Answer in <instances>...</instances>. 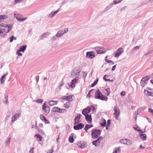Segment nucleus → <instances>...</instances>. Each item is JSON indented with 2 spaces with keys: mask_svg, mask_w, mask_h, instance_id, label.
I'll list each match as a JSON object with an SVG mask.
<instances>
[{
  "mask_svg": "<svg viewBox=\"0 0 153 153\" xmlns=\"http://www.w3.org/2000/svg\"><path fill=\"white\" fill-rule=\"evenodd\" d=\"M91 136L92 138L94 139L97 138L100 135L101 131L100 130H93L91 131Z\"/></svg>",
  "mask_w": 153,
  "mask_h": 153,
  "instance_id": "nucleus-1",
  "label": "nucleus"
},
{
  "mask_svg": "<svg viewBox=\"0 0 153 153\" xmlns=\"http://www.w3.org/2000/svg\"><path fill=\"white\" fill-rule=\"evenodd\" d=\"M95 98L96 99H99L102 100H104L106 98L102 95V93L99 90H97L95 93Z\"/></svg>",
  "mask_w": 153,
  "mask_h": 153,
  "instance_id": "nucleus-2",
  "label": "nucleus"
},
{
  "mask_svg": "<svg viewBox=\"0 0 153 153\" xmlns=\"http://www.w3.org/2000/svg\"><path fill=\"white\" fill-rule=\"evenodd\" d=\"M78 80V77H76L75 78L72 80L71 82L69 85L72 88H74L75 86L76 85L77 83V81Z\"/></svg>",
  "mask_w": 153,
  "mask_h": 153,
  "instance_id": "nucleus-3",
  "label": "nucleus"
},
{
  "mask_svg": "<svg viewBox=\"0 0 153 153\" xmlns=\"http://www.w3.org/2000/svg\"><path fill=\"white\" fill-rule=\"evenodd\" d=\"M52 111L53 112H58V113H63L64 111H66L65 109H61L58 107H54L52 109Z\"/></svg>",
  "mask_w": 153,
  "mask_h": 153,
  "instance_id": "nucleus-4",
  "label": "nucleus"
},
{
  "mask_svg": "<svg viewBox=\"0 0 153 153\" xmlns=\"http://www.w3.org/2000/svg\"><path fill=\"white\" fill-rule=\"evenodd\" d=\"M80 73V71L79 68H76L74 69L73 71L72 72L71 75L74 76L75 75V77H78Z\"/></svg>",
  "mask_w": 153,
  "mask_h": 153,
  "instance_id": "nucleus-5",
  "label": "nucleus"
},
{
  "mask_svg": "<svg viewBox=\"0 0 153 153\" xmlns=\"http://www.w3.org/2000/svg\"><path fill=\"white\" fill-rule=\"evenodd\" d=\"M94 50L96 51L97 54L104 53L105 52V51L102 50L103 48H102L98 46L95 47L94 48Z\"/></svg>",
  "mask_w": 153,
  "mask_h": 153,
  "instance_id": "nucleus-6",
  "label": "nucleus"
},
{
  "mask_svg": "<svg viewBox=\"0 0 153 153\" xmlns=\"http://www.w3.org/2000/svg\"><path fill=\"white\" fill-rule=\"evenodd\" d=\"M123 52V50L122 48H120L115 52V56L118 58Z\"/></svg>",
  "mask_w": 153,
  "mask_h": 153,
  "instance_id": "nucleus-7",
  "label": "nucleus"
},
{
  "mask_svg": "<svg viewBox=\"0 0 153 153\" xmlns=\"http://www.w3.org/2000/svg\"><path fill=\"white\" fill-rule=\"evenodd\" d=\"M11 29V27L10 26L7 27V28H3L1 29V33L5 34L8 33Z\"/></svg>",
  "mask_w": 153,
  "mask_h": 153,
  "instance_id": "nucleus-8",
  "label": "nucleus"
},
{
  "mask_svg": "<svg viewBox=\"0 0 153 153\" xmlns=\"http://www.w3.org/2000/svg\"><path fill=\"white\" fill-rule=\"evenodd\" d=\"M114 109L115 111V113L114 114V116L116 119H118V117L120 114V112L119 111V109L117 108L115 106L114 107Z\"/></svg>",
  "mask_w": 153,
  "mask_h": 153,
  "instance_id": "nucleus-9",
  "label": "nucleus"
},
{
  "mask_svg": "<svg viewBox=\"0 0 153 153\" xmlns=\"http://www.w3.org/2000/svg\"><path fill=\"white\" fill-rule=\"evenodd\" d=\"M102 139V137H100L96 140L93 141L92 142V144L96 146H98L99 145L100 141Z\"/></svg>",
  "mask_w": 153,
  "mask_h": 153,
  "instance_id": "nucleus-10",
  "label": "nucleus"
},
{
  "mask_svg": "<svg viewBox=\"0 0 153 153\" xmlns=\"http://www.w3.org/2000/svg\"><path fill=\"white\" fill-rule=\"evenodd\" d=\"M42 109L46 114L48 113L50 111V108L48 106H46L45 103H44L42 106Z\"/></svg>",
  "mask_w": 153,
  "mask_h": 153,
  "instance_id": "nucleus-11",
  "label": "nucleus"
},
{
  "mask_svg": "<svg viewBox=\"0 0 153 153\" xmlns=\"http://www.w3.org/2000/svg\"><path fill=\"white\" fill-rule=\"evenodd\" d=\"M120 142L123 144L127 145H129L131 144V142L129 140L126 139L121 140Z\"/></svg>",
  "mask_w": 153,
  "mask_h": 153,
  "instance_id": "nucleus-12",
  "label": "nucleus"
},
{
  "mask_svg": "<svg viewBox=\"0 0 153 153\" xmlns=\"http://www.w3.org/2000/svg\"><path fill=\"white\" fill-rule=\"evenodd\" d=\"M91 111V108L89 107H87L86 108L84 109L82 112V114L85 115H88L87 114L89 113Z\"/></svg>",
  "mask_w": 153,
  "mask_h": 153,
  "instance_id": "nucleus-13",
  "label": "nucleus"
},
{
  "mask_svg": "<svg viewBox=\"0 0 153 153\" xmlns=\"http://www.w3.org/2000/svg\"><path fill=\"white\" fill-rule=\"evenodd\" d=\"M81 115L80 114H79L75 118V123H74V125H75L76 124H78L79 122H81L80 118Z\"/></svg>",
  "mask_w": 153,
  "mask_h": 153,
  "instance_id": "nucleus-14",
  "label": "nucleus"
},
{
  "mask_svg": "<svg viewBox=\"0 0 153 153\" xmlns=\"http://www.w3.org/2000/svg\"><path fill=\"white\" fill-rule=\"evenodd\" d=\"M84 127V125L82 123H80L77 125L74 126V128L75 130H79L82 129Z\"/></svg>",
  "mask_w": 153,
  "mask_h": 153,
  "instance_id": "nucleus-15",
  "label": "nucleus"
},
{
  "mask_svg": "<svg viewBox=\"0 0 153 153\" xmlns=\"http://www.w3.org/2000/svg\"><path fill=\"white\" fill-rule=\"evenodd\" d=\"M40 119L43 122H44L45 124H49L50 123L46 119L45 117L43 114H41L40 115Z\"/></svg>",
  "mask_w": 153,
  "mask_h": 153,
  "instance_id": "nucleus-16",
  "label": "nucleus"
},
{
  "mask_svg": "<svg viewBox=\"0 0 153 153\" xmlns=\"http://www.w3.org/2000/svg\"><path fill=\"white\" fill-rule=\"evenodd\" d=\"M77 145L79 147L83 148L86 147L87 145L85 143L81 142V141L78 142L77 143Z\"/></svg>",
  "mask_w": 153,
  "mask_h": 153,
  "instance_id": "nucleus-17",
  "label": "nucleus"
},
{
  "mask_svg": "<svg viewBox=\"0 0 153 153\" xmlns=\"http://www.w3.org/2000/svg\"><path fill=\"white\" fill-rule=\"evenodd\" d=\"M137 131H140V133L141 134L140 135V138L143 140H146V135L145 134H142L143 133V132L141 130H137Z\"/></svg>",
  "mask_w": 153,
  "mask_h": 153,
  "instance_id": "nucleus-18",
  "label": "nucleus"
},
{
  "mask_svg": "<svg viewBox=\"0 0 153 153\" xmlns=\"http://www.w3.org/2000/svg\"><path fill=\"white\" fill-rule=\"evenodd\" d=\"M72 95H70L69 96H64L63 97V99L66 100H68L69 101H72L73 100Z\"/></svg>",
  "mask_w": 153,
  "mask_h": 153,
  "instance_id": "nucleus-19",
  "label": "nucleus"
},
{
  "mask_svg": "<svg viewBox=\"0 0 153 153\" xmlns=\"http://www.w3.org/2000/svg\"><path fill=\"white\" fill-rule=\"evenodd\" d=\"M87 56L89 58L92 59L95 56V55L92 52H87L86 53Z\"/></svg>",
  "mask_w": 153,
  "mask_h": 153,
  "instance_id": "nucleus-20",
  "label": "nucleus"
},
{
  "mask_svg": "<svg viewBox=\"0 0 153 153\" xmlns=\"http://www.w3.org/2000/svg\"><path fill=\"white\" fill-rule=\"evenodd\" d=\"M85 119L86 121L88 123L91 122L92 121L91 116V115H85Z\"/></svg>",
  "mask_w": 153,
  "mask_h": 153,
  "instance_id": "nucleus-21",
  "label": "nucleus"
},
{
  "mask_svg": "<svg viewBox=\"0 0 153 153\" xmlns=\"http://www.w3.org/2000/svg\"><path fill=\"white\" fill-rule=\"evenodd\" d=\"M58 101L51 100L48 102L49 104L51 106L56 105L58 103Z\"/></svg>",
  "mask_w": 153,
  "mask_h": 153,
  "instance_id": "nucleus-22",
  "label": "nucleus"
},
{
  "mask_svg": "<svg viewBox=\"0 0 153 153\" xmlns=\"http://www.w3.org/2000/svg\"><path fill=\"white\" fill-rule=\"evenodd\" d=\"M144 94L147 96L153 97V93H152L147 90H145L144 91Z\"/></svg>",
  "mask_w": 153,
  "mask_h": 153,
  "instance_id": "nucleus-23",
  "label": "nucleus"
},
{
  "mask_svg": "<svg viewBox=\"0 0 153 153\" xmlns=\"http://www.w3.org/2000/svg\"><path fill=\"white\" fill-rule=\"evenodd\" d=\"M7 18V16L6 15H0V22H3L4 20L6 19Z\"/></svg>",
  "mask_w": 153,
  "mask_h": 153,
  "instance_id": "nucleus-24",
  "label": "nucleus"
},
{
  "mask_svg": "<svg viewBox=\"0 0 153 153\" xmlns=\"http://www.w3.org/2000/svg\"><path fill=\"white\" fill-rule=\"evenodd\" d=\"M100 124L102 126H105L106 123V120L103 119H102L100 123Z\"/></svg>",
  "mask_w": 153,
  "mask_h": 153,
  "instance_id": "nucleus-25",
  "label": "nucleus"
},
{
  "mask_svg": "<svg viewBox=\"0 0 153 153\" xmlns=\"http://www.w3.org/2000/svg\"><path fill=\"white\" fill-rule=\"evenodd\" d=\"M93 127L92 125H89L87 124L84 128V129L87 132H88V130L90 128Z\"/></svg>",
  "mask_w": 153,
  "mask_h": 153,
  "instance_id": "nucleus-26",
  "label": "nucleus"
},
{
  "mask_svg": "<svg viewBox=\"0 0 153 153\" xmlns=\"http://www.w3.org/2000/svg\"><path fill=\"white\" fill-rule=\"evenodd\" d=\"M64 33H63V31H59L56 34V36L57 37H60L61 36H62L63 34Z\"/></svg>",
  "mask_w": 153,
  "mask_h": 153,
  "instance_id": "nucleus-27",
  "label": "nucleus"
},
{
  "mask_svg": "<svg viewBox=\"0 0 153 153\" xmlns=\"http://www.w3.org/2000/svg\"><path fill=\"white\" fill-rule=\"evenodd\" d=\"M71 103L70 102H67L63 105V106L66 108H69L71 105Z\"/></svg>",
  "mask_w": 153,
  "mask_h": 153,
  "instance_id": "nucleus-28",
  "label": "nucleus"
},
{
  "mask_svg": "<svg viewBox=\"0 0 153 153\" xmlns=\"http://www.w3.org/2000/svg\"><path fill=\"white\" fill-rule=\"evenodd\" d=\"M26 45H24L20 47V49L19 50V51H21L22 52H24V51L25 50L26 48Z\"/></svg>",
  "mask_w": 153,
  "mask_h": 153,
  "instance_id": "nucleus-29",
  "label": "nucleus"
},
{
  "mask_svg": "<svg viewBox=\"0 0 153 153\" xmlns=\"http://www.w3.org/2000/svg\"><path fill=\"white\" fill-rule=\"evenodd\" d=\"M16 14H14L15 17L17 19L18 21H25V20L26 19H27V18H23V19L18 18V17L16 16Z\"/></svg>",
  "mask_w": 153,
  "mask_h": 153,
  "instance_id": "nucleus-30",
  "label": "nucleus"
},
{
  "mask_svg": "<svg viewBox=\"0 0 153 153\" xmlns=\"http://www.w3.org/2000/svg\"><path fill=\"white\" fill-rule=\"evenodd\" d=\"M120 148L117 147L115 148L114 149V151L113 153H119L120 152Z\"/></svg>",
  "mask_w": 153,
  "mask_h": 153,
  "instance_id": "nucleus-31",
  "label": "nucleus"
},
{
  "mask_svg": "<svg viewBox=\"0 0 153 153\" xmlns=\"http://www.w3.org/2000/svg\"><path fill=\"white\" fill-rule=\"evenodd\" d=\"M34 137H36L37 139H39V141H41L42 140V137L40 135L37 134L34 136Z\"/></svg>",
  "mask_w": 153,
  "mask_h": 153,
  "instance_id": "nucleus-32",
  "label": "nucleus"
},
{
  "mask_svg": "<svg viewBox=\"0 0 153 153\" xmlns=\"http://www.w3.org/2000/svg\"><path fill=\"white\" fill-rule=\"evenodd\" d=\"M19 117V114H16L14 115L12 118V121H14L16 120V118Z\"/></svg>",
  "mask_w": 153,
  "mask_h": 153,
  "instance_id": "nucleus-33",
  "label": "nucleus"
},
{
  "mask_svg": "<svg viewBox=\"0 0 153 153\" xmlns=\"http://www.w3.org/2000/svg\"><path fill=\"white\" fill-rule=\"evenodd\" d=\"M105 61L106 62L108 63H111V64L113 65L114 64V62L111 60H109L107 58V56H106L105 58Z\"/></svg>",
  "mask_w": 153,
  "mask_h": 153,
  "instance_id": "nucleus-34",
  "label": "nucleus"
},
{
  "mask_svg": "<svg viewBox=\"0 0 153 153\" xmlns=\"http://www.w3.org/2000/svg\"><path fill=\"white\" fill-rule=\"evenodd\" d=\"M59 11V9H58L57 10L54 12L53 13H51V14L50 15V16H51V17L53 16L56 14Z\"/></svg>",
  "mask_w": 153,
  "mask_h": 153,
  "instance_id": "nucleus-35",
  "label": "nucleus"
},
{
  "mask_svg": "<svg viewBox=\"0 0 153 153\" xmlns=\"http://www.w3.org/2000/svg\"><path fill=\"white\" fill-rule=\"evenodd\" d=\"M69 142L71 143H72L74 141V138L73 137V136H70L69 138L68 139Z\"/></svg>",
  "mask_w": 153,
  "mask_h": 153,
  "instance_id": "nucleus-36",
  "label": "nucleus"
},
{
  "mask_svg": "<svg viewBox=\"0 0 153 153\" xmlns=\"http://www.w3.org/2000/svg\"><path fill=\"white\" fill-rule=\"evenodd\" d=\"M122 0H114L113 1L114 3V4H118L121 2Z\"/></svg>",
  "mask_w": 153,
  "mask_h": 153,
  "instance_id": "nucleus-37",
  "label": "nucleus"
},
{
  "mask_svg": "<svg viewBox=\"0 0 153 153\" xmlns=\"http://www.w3.org/2000/svg\"><path fill=\"white\" fill-rule=\"evenodd\" d=\"M9 39H10V42H12L13 41V39L15 40L16 39V38L15 37H14L13 36L10 37Z\"/></svg>",
  "mask_w": 153,
  "mask_h": 153,
  "instance_id": "nucleus-38",
  "label": "nucleus"
},
{
  "mask_svg": "<svg viewBox=\"0 0 153 153\" xmlns=\"http://www.w3.org/2000/svg\"><path fill=\"white\" fill-rule=\"evenodd\" d=\"M10 26L9 25H3L2 24H0V26L1 27H4L5 28H7V27H8Z\"/></svg>",
  "mask_w": 153,
  "mask_h": 153,
  "instance_id": "nucleus-39",
  "label": "nucleus"
},
{
  "mask_svg": "<svg viewBox=\"0 0 153 153\" xmlns=\"http://www.w3.org/2000/svg\"><path fill=\"white\" fill-rule=\"evenodd\" d=\"M98 80V79H97V80H95L94 82L92 84H91V85L92 87H94L97 84Z\"/></svg>",
  "mask_w": 153,
  "mask_h": 153,
  "instance_id": "nucleus-40",
  "label": "nucleus"
},
{
  "mask_svg": "<svg viewBox=\"0 0 153 153\" xmlns=\"http://www.w3.org/2000/svg\"><path fill=\"white\" fill-rule=\"evenodd\" d=\"M53 149L52 147L48 152L47 153H53Z\"/></svg>",
  "mask_w": 153,
  "mask_h": 153,
  "instance_id": "nucleus-41",
  "label": "nucleus"
},
{
  "mask_svg": "<svg viewBox=\"0 0 153 153\" xmlns=\"http://www.w3.org/2000/svg\"><path fill=\"white\" fill-rule=\"evenodd\" d=\"M106 91L107 92L106 93L107 94V96H108L110 93V89L109 88H108L107 89H106Z\"/></svg>",
  "mask_w": 153,
  "mask_h": 153,
  "instance_id": "nucleus-42",
  "label": "nucleus"
},
{
  "mask_svg": "<svg viewBox=\"0 0 153 153\" xmlns=\"http://www.w3.org/2000/svg\"><path fill=\"white\" fill-rule=\"evenodd\" d=\"M4 79H5V78L4 77V76H2L0 79L1 84H2L4 82Z\"/></svg>",
  "mask_w": 153,
  "mask_h": 153,
  "instance_id": "nucleus-43",
  "label": "nucleus"
},
{
  "mask_svg": "<svg viewBox=\"0 0 153 153\" xmlns=\"http://www.w3.org/2000/svg\"><path fill=\"white\" fill-rule=\"evenodd\" d=\"M147 80V78L146 77H143L141 79V81H143L145 82V81H146Z\"/></svg>",
  "mask_w": 153,
  "mask_h": 153,
  "instance_id": "nucleus-44",
  "label": "nucleus"
},
{
  "mask_svg": "<svg viewBox=\"0 0 153 153\" xmlns=\"http://www.w3.org/2000/svg\"><path fill=\"white\" fill-rule=\"evenodd\" d=\"M89 107L91 108V110L93 111H94L95 110V108L94 106H89Z\"/></svg>",
  "mask_w": 153,
  "mask_h": 153,
  "instance_id": "nucleus-45",
  "label": "nucleus"
},
{
  "mask_svg": "<svg viewBox=\"0 0 153 153\" xmlns=\"http://www.w3.org/2000/svg\"><path fill=\"white\" fill-rule=\"evenodd\" d=\"M20 51H19V50H18L16 52V53L19 56H22V53H20Z\"/></svg>",
  "mask_w": 153,
  "mask_h": 153,
  "instance_id": "nucleus-46",
  "label": "nucleus"
},
{
  "mask_svg": "<svg viewBox=\"0 0 153 153\" xmlns=\"http://www.w3.org/2000/svg\"><path fill=\"white\" fill-rule=\"evenodd\" d=\"M36 101L38 103H41L43 102V101L41 99H37L36 100Z\"/></svg>",
  "mask_w": 153,
  "mask_h": 153,
  "instance_id": "nucleus-47",
  "label": "nucleus"
},
{
  "mask_svg": "<svg viewBox=\"0 0 153 153\" xmlns=\"http://www.w3.org/2000/svg\"><path fill=\"white\" fill-rule=\"evenodd\" d=\"M120 94L122 96H124L125 95V92L124 91H123L121 92Z\"/></svg>",
  "mask_w": 153,
  "mask_h": 153,
  "instance_id": "nucleus-48",
  "label": "nucleus"
},
{
  "mask_svg": "<svg viewBox=\"0 0 153 153\" xmlns=\"http://www.w3.org/2000/svg\"><path fill=\"white\" fill-rule=\"evenodd\" d=\"M149 111L150 112L152 115H153V110L151 108H149Z\"/></svg>",
  "mask_w": 153,
  "mask_h": 153,
  "instance_id": "nucleus-49",
  "label": "nucleus"
},
{
  "mask_svg": "<svg viewBox=\"0 0 153 153\" xmlns=\"http://www.w3.org/2000/svg\"><path fill=\"white\" fill-rule=\"evenodd\" d=\"M14 1L16 3H19L22 1V0H15Z\"/></svg>",
  "mask_w": 153,
  "mask_h": 153,
  "instance_id": "nucleus-50",
  "label": "nucleus"
},
{
  "mask_svg": "<svg viewBox=\"0 0 153 153\" xmlns=\"http://www.w3.org/2000/svg\"><path fill=\"white\" fill-rule=\"evenodd\" d=\"M68 31V28H65L64 29V31H63V33H65L67 32Z\"/></svg>",
  "mask_w": 153,
  "mask_h": 153,
  "instance_id": "nucleus-51",
  "label": "nucleus"
},
{
  "mask_svg": "<svg viewBox=\"0 0 153 153\" xmlns=\"http://www.w3.org/2000/svg\"><path fill=\"white\" fill-rule=\"evenodd\" d=\"M116 67V65H114L113 66L112 68V71H114L115 70V68Z\"/></svg>",
  "mask_w": 153,
  "mask_h": 153,
  "instance_id": "nucleus-52",
  "label": "nucleus"
},
{
  "mask_svg": "<svg viewBox=\"0 0 153 153\" xmlns=\"http://www.w3.org/2000/svg\"><path fill=\"white\" fill-rule=\"evenodd\" d=\"M39 76H36V82H37L38 81L39 79Z\"/></svg>",
  "mask_w": 153,
  "mask_h": 153,
  "instance_id": "nucleus-53",
  "label": "nucleus"
},
{
  "mask_svg": "<svg viewBox=\"0 0 153 153\" xmlns=\"http://www.w3.org/2000/svg\"><path fill=\"white\" fill-rule=\"evenodd\" d=\"M134 49H138L139 48V46H137L134 48Z\"/></svg>",
  "mask_w": 153,
  "mask_h": 153,
  "instance_id": "nucleus-54",
  "label": "nucleus"
},
{
  "mask_svg": "<svg viewBox=\"0 0 153 153\" xmlns=\"http://www.w3.org/2000/svg\"><path fill=\"white\" fill-rule=\"evenodd\" d=\"M106 76V75H105L103 77V79H104L105 80V81H107V80L105 79V77Z\"/></svg>",
  "mask_w": 153,
  "mask_h": 153,
  "instance_id": "nucleus-55",
  "label": "nucleus"
},
{
  "mask_svg": "<svg viewBox=\"0 0 153 153\" xmlns=\"http://www.w3.org/2000/svg\"><path fill=\"white\" fill-rule=\"evenodd\" d=\"M140 148L141 149H143L145 148L144 146H143L142 145H141L140 146Z\"/></svg>",
  "mask_w": 153,
  "mask_h": 153,
  "instance_id": "nucleus-56",
  "label": "nucleus"
},
{
  "mask_svg": "<svg viewBox=\"0 0 153 153\" xmlns=\"http://www.w3.org/2000/svg\"><path fill=\"white\" fill-rule=\"evenodd\" d=\"M91 90H90V91H89L88 93V95H87V96H89V97H90V92H91Z\"/></svg>",
  "mask_w": 153,
  "mask_h": 153,
  "instance_id": "nucleus-57",
  "label": "nucleus"
},
{
  "mask_svg": "<svg viewBox=\"0 0 153 153\" xmlns=\"http://www.w3.org/2000/svg\"><path fill=\"white\" fill-rule=\"evenodd\" d=\"M110 121L111 120H108L107 121V124H110Z\"/></svg>",
  "mask_w": 153,
  "mask_h": 153,
  "instance_id": "nucleus-58",
  "label": "nucleus"
},
{
  "mask_svg": "<svg viewBox=\"0 0 153 153\" xmlns=\"http://www.w3.org/2000/svg\"><path fill=\"white\" fill-rule=\"evenodd\" d=\"M106 126H108V127H109L110 126V124H107Z\"/></svg>",
  "mask_w": 153,
  "mask_h": 153,
  "instance_id": "nucleus-59",
  "label": "nucleus"
},
{
  "mask_svg": "<svg viewBox=\"0 0 153 153\" xmlns=\"http://www.w3.org/2000/svg\"><path fill=\"white\" fill-rule=\"evenodd\" d=\"M7 75V74H4L3 76H4V78L5 76H6Z\"/></svg>",
  "mask_w": 153,
  "mask_h": 153,
  "instance_id": "nucleus-60",
  "label": "nucleus"
},
{
  "mask_svg": "<svg viewBox=\"0 0 153 153\" xmlns=\"http://www.w3.org/2000/svg\"><path fill=\"white\" fill-rule=\"evenodd\" d=\"M151 82L153 84V79L151 80Z\"/></svg>",
  "mask_w": 153,
  "mask_h": 153,
  "instance_id": "nucleus-61",
  "label": "nucleus"
},
{
  "mask_svg": "<svg viewBox=\"0 0 153 153\" xmlns=\"http://www.w3.org/2000/svg\"><path fill=\"white\" fill-rule=\"evenodd\" d=\"M108 126H106V129L107 130H108Z\"/></svg>",
  "mask_w": 153,
  "mask_h": 153,
  "instance_id": "nucleus-62",
  "label": "nucleus"
},
{
  "mask_svg": "<svg viewBox=\"0 0 153 153\" xmlns=\"http://www.w3.org/2000/svg\"><path fill=\"white\" fill-rule=\"evenodd\" d=\"M33 149H31V150H30V152H31V151H32V152H33Z\"/></svg>",
  "mask_w": 153,
  "mask_h": 153,
  "instance_id": "nucleus-63",
  "label": "nucleus"
},
{
  "mask_svg": "<svg viewBox=\"0 0 153 153\" xmlns=\"http://www.w3.org/2000/svg\"><path fill=\"white\" fill-rule=\"evenodd\" d=\"M152 76L153 77V73L152 74Z\"/></svg>",
  "mask_w": 153,
  "mask_h": 153,
  "instance_id": "nucleus-64",
  "label": "nucleus"
}]
</instances>
